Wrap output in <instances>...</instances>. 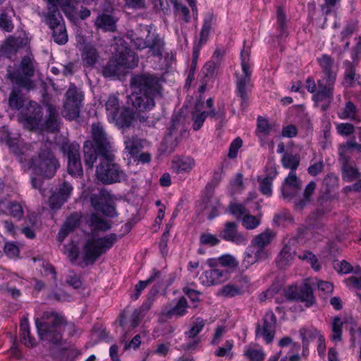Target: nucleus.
Wrapping results in <instances>:
<instances>
[{"label":"nucleus","mask_w":361,"mask_h":361,"mask_svg":"<svg viewBox=\"0 0 361 361\" xmlns=\"http://www.w3.org/2000/svg\"><path fill=\"white\" fill-rule=\"evenodd\" d=\"M46 114L44 117L42 107L35 102H30L25 111L20 114L19 121L25 128L30 130H39L55 133L60 128L59 108L49 102H44Z\"/></svg>","instance_id":"nucleus-1"},{"label":"nucleus","mask_w":361,"mask_h":361,"mask_svg":"<svg viewBox=\"0 0 361 361\" xmlns=\"http://www.w3.org/2000/svg\"><path fill=\"white\" fill-rule=\"evenodd\" d=\"M35 325L41 339L57 344L62 339L61 330L66 324L63 316L52 312L46 311L40 319L35 318Z\"/></svg>","instance_id":"nucleus-2"},{"label":"nucleus","mask_w":361,"mask_h":361,"mask_svg":"<svg viewBox=\"0 0 361 361\" xmlns=\"http://www.w3.org/2000/svg\"><path fill=\"white\" fill-rule=\"evenodd\" d=\"M36 66L37 63L32 55L25 56L16 70H7L6 77L19 87L33 90L35 85L31 78L35 75Z\"/></svg>","instance_id":"nucleus-3"},{"label":"nucleus","mask_w":361,"mask_h":361,"mask_svg":"<svg viewBox=\"0 0 361 361\" xmlns=\"http://www.w3.org/2000/svg\"><path fill=\"white\" fill-rule=\"evenodd\" d=\"M59 162L54 153L46 146L41 147L38 154L31 159V168L35 174L44 178L54 176Z\"/></svg>","instance_id":"nucleus-4"},{"label":"nucleus","mask_w":361,"mask_h":361,"mask_svg":"<svg viewBox=\"0 0 361 361\" xmlns=\"http://www.w3.org/2000/svg\"><path fill=\"white\" fill-rule=\"evenodd\" d=\"M114 154L100 157V162L96 168L97 179L104 185L119 183L125 179V173L115 163Z\"/></svg>","instance_id":"nucleus-5"},{"label":"nucleus","mask_w":361,"mask_h":361,"mask_svg":"<svg viewBox=\"0 0 361 361\" xmlns=\"http://www.w3.org/2000/svg\"><path fill=\"white\" fill-rule=\"evenodd\" d=\"M118 235L108 234L103 238H92L87 241L83 248V259L88 264H94L101 255L109 250L117 241Z\"/></svg>","instance_id":"nucleus-6"},{"label":"nucleus","mask_w":361,"mask_h":361,"mask_svg":"<svg viewBox=\"0 0 361 361\" xmlns=\"http://www.w3.org/2000/svg\"><path fill=\"white\" fill-rule=\"evenodd\" d=\"M241 73H235L236 94L241 99V106L244 108L247 103V88L251 85L252 70L249 64L250 51L243 49L240 53Z\"/></svg>","instance_id":"nucleus-7"},{"label":"nucleus","mask_w":361,"mask_h":361,"mask_svg":"<svg viewBox=\"0 0 361 361\" xmlns=\"http://www.w3.org/2000/svg\"><path fill=\"white\" fill-rule=\"evenodd\" d=\"M133 91L142 94L161 96L160 78L155 74L141 73L131 77L130 81Z\"/></svg>","instance_id":"nucleus-8"},{"label":"nucleus","mask_w":361,"mask_h":361,"mask_svg":"<svg viewBox=\"0 0 361 361\" xmlns=\"http://www.w3.org/2000/svg\"><path fill=\"white\" fill-rule=\"evenodd\" d=\"M83 97L82 92L75 85L71 84L69 86L63 102V110L67 118L73 120L79 116Z\"/></svg>","instance_id":"nucleus-9"},{"label":"nucleus","mask_w":361,"mask_h":361,"mask_svg":"<svg viewBox=\"0 0 361 361\" xmlns=\"http://www.w3.org/2000/svg\"><path fill=\"white\" fill-rule=\"evenodd\" d=\"M91 137L92 140H87L86 142H90L91 146L98 150L100 157L114 154L112 144L109 137L99 123L92 125Z\"/></svg>","instance_id":"nucleus-10"},{"label":"nucleus","mask_w":361,"mask_h":361,"mask_svg":"<svg viewBox=\"0 0 361 361\" xmlns=\"http://www.w3.org/2000/svg\"><path fill=\"white\" fill-rule=\"evenodd\" d=\"M90 200L96 211L109 217L116 215L113 197L107 190H102L98 194H93Z\"/></svg>","instance_id":"nucleus-11"},{"label":"nucleus","mask_w":361,"mask_h":361,"mask_svg":"<svg viewBox=\"0 0 361 361\" xmlns=\"http://www.w3.org/2000/svg\"><path fill=\"white\" fill-rule=\"evenodd\" d=\"M284 295L288 300L305 302L307 307L312 305L315 302L312 290L307 283L301 286H289L284 290Z\"/></svg>","instance_id":"nucleus-12"},{"label":"nucleus","mask_w":361,"mask_h":361,"mask_svg":"<svg viewBox=\"0 0 361 361\" xmlns=\"http://www.w3.org/2000/svg\"><path fill=\"white\" fill-rule=\"evenodd\" d=\"M276 317L271 311L267 312L262 323L256 327V337H262L267 343L273 341L276 333Z\"/></svg>","instance_id":"nucleus-13"},{"label":"nucleus","mask_w":361,"mask_h":361,"mask_svg":"<svg viewBox=\"0 0 361 361\" xmlns=\"http://www.w3.org/2000/svg\"><path fill=\"white\" fill-rule=\"evenodd\" d=\"M73 188L71 183L64 180L59 183L56 191L49 198V206L51 209L57 210L70 198Z\"/></svg>","instance_id":"nucleus-14"},{"label":"nucleus","mask_w":361,"mask_h":361,"mask_svg":"<svg viewBox=\"0 0 361 361\" xmlns=\"http://www.w3.org/2000/svg\"><path fill=\"white\" fill-rule=\"evenodd\" d=\"M157 97L159 96L133 91L131 94L128 97L127 102L139 111H146L154 106V99Z\"/></svg>","instance_id":"nucleus-15"},{"label":"nucleus","mask_w":361,"mask_h":361,"mask_svg":"<svg viewBox=\"0 0 361 361\" xmlns=\"http://www.w3.org/2000/svg\"><path fill=\"white\" fill-rule=\"evenodd\" d=\"M219 236L226 241H231L237 245H245L247 242L244 235L238 231V224L234 221H227L219 233Z\"/></svg>","instance_id":"nucleus-16"},{"label":"nucleus","mask_w":361,"mask_h":361,"mask_svg":"<svg viewBox=\"0 0 361 361\" xmlns=\"http://www.w3.org/2000/svg\"><path fill=\"white\" fill-rule=\"evenodd\" d=\"M229 278L227 271L219 269H213L204 271L200 276V283L205 286L221 284Z\"/></svg>","instance_id":"nucleus-17"},{"label":"nucleus","mask_w":361,"mask_h":361,"mask_svg":"<svg viewBox=\"0 0 361 361\" xmlns=\"http://www.w3.org/2000/svg\"><path fill=\"white\" fill-rule=\"evenodd\" d=\"M116 58L125 71L126 68H133L138 64L139 59L130 48L121 44L116 49Z\"/></svg>","instance_id":"nucleus-18"},{"label":"nucleus","mask_w":361,"mask_h":361,"mask_svg":"<svg viewBox=\"0 0 361 361\" xmlns=\"http://www.w3.org/2000/svg\"><path fill=\"white\" fill-rule=\"evenodd\" d=\"M301 187V180L298 178L296 173L290 171L281 187L282 196L285 199H291L298 194Z\"/></svg>","instance_id":"nucleus-19"},{"label":"nucleus","mask_w":361,"mask_h":361,"mask_svg":"<svg viewBox=\"0 0 361 361\" xmlns=\"http://www.w3.org/2000/svg\"><path fill=\"white\" fill-rule=\"evenodd\" d=\"M335 81L336 78H334L332 76L331 78H323L322 80H318V91L314 95V100L322 101L326 98H331L333 97Z\"/></svg>","instance_id":"nucleus-20"},{"label":"nucleus","mask_w":361,"mask_h":361,"mask_svg":"<svg viewBox=\"0 0 361 361\" xmlns=\"http://www.w3.org/2000/svg\"><path fill=\"white\" fill-rule=\"evenodd\" d=\"M143 30L147 33L148 44L147 48L149 49L148 53L152 56L161 57L164 50V42L163 39L157 35L153 34L150 36V30L147 25L144 26Z\"/></svg>","instance_id":"nucleus-21"},{"label":"nucleus","mask_w":361,"mask_h":361,"mask_svg":"<svg viewBox=\"0 0 361 361\" xmlns=\"http://www.w3.org/2000/svg\"><path fill=\"white\" fill-rule=\"evenodd\" d=\"M278 171L274 164H269L266 169V176L264 178L260 179L258 178L259 182V190L263 195L270 196L272 193L271 185L272 182Z\"/></svg>","instance_id":"nucleus-22"},{"label":"nucleus","mask_w":361,"mask_h":361,"mask_svg":"<svg viewBox=\"0 0 361 361\" xmlns=\"http://www.w3.org/2000/svg\"><path fill=\"white\" fill-rule=\"evenodd\" d=\"M0 212L9 214L18 220H20L24 214L23 207L20 203L8 201L6 199H0Z\"/></svg>","instance_id":"nucleus-23"},{"label":"nucleus","mask_w":361,"mask_h":361,"mask_svg":"<svg viewBox=\"0 0 361 361\" xmlns=\"http://www.w3.org/2000/svg\"><path fill=\"white\" fill-rule=\"evenodd\" d=\"M23 47V39L21 37H8L2 44L0 52L8 58L15 55L18 49Z\"/></svg>","instance_id":"nucleus-24"},{"label":"nucleus","mask_w":361,"mask_h":361,"mask_svg":"<svg viewBox=\"0 0 361 361\" xmlns=\"http://www.w3.org/2000/svg\"><path fill=\"white\" fill-rule=\"evenodd\" d=\"M350 159L345 155H339V161L342 164V177L347 182H351L360 176L358 170L350 164Z\"/></svg>","instance_id":"nucleus-25"},{"label":"nucleus","mask_w":361,"mask_h":361,"mask_svg":"<svg viewBox=\"0 0 361 361\" xmlns=\"http://www.w3.org/2000/svg\"><path fill=\"white\" fill-rule=\"evenodd\" d=\"M188 307V304L187 300L184 297H181L173 307H166L163 315L167 319L180 317L187 313Z\"/></svg>","instance_id":"nucleus-26"},{"label":"nucleus","mask_w":361,"mask_h":361,"mask_svg":"<svg viewBox=\"0 0 361 361\" xmlns=\"http://www.w3.org/2000/svg\"><path fill=\"white\" fill-rule=\"evenodd\" d=\"M295 255V249L291 246L290 242L285 244L279 253L276 264L279 268L285 269L290 264Z\"/></svg>","instance_id":"nucleus-27"},{"label":"nucleus","mask_w":361,"mask_h":361,"mask_svg":"<svg viewBox=\"0 0 361 361\" xmlns=\"http://www.w3.org/2000/svg\"><path fill=\"white\" fill-rule=\"evenodd\" d=\"M204 106V102L200 97L196 100L195 105V111L192 112V119L193 121L192 128L195 130H198L202 126L206 118L208 116V112L203 111L200 112Z\"/></svg>","instance_id":"nucleus-28"},{"label":"nucleus","mask_w":361,"mask_h":361,"mask_svg":"<svg viewBox=\"0 0 361 361\" xmlns=\"http://www.w3.org/2000/svg\"><path fill=\"white\" fill-rule=\"evenodd\" d=\"M145 140L137 135L126 136L124 140L125 149L132 157H135L142 149Z\"/></svg>","instance_id":"nucleus-29"},{"label":"nucleus","mask_w":361,"mask_h":361,"mask_svg":"<svg viewBox=\"0 0 361 361\" xmlns=\"http://www.w3.org/2000/svg\"><path fill=\"white\" fill-rule=\"evenodd\" d=\"M135 118V114L132 109L126 107L122 110L118 116H115V119H112L111 122L120 128H128L131 126Z\"/></svg>","instance_id":"nucleus-30"},{"label":"nucleus","mask_w":361,"mask_h":361,"mask_svg":"<svg viewBox=\"0 0 361 361\" xmlns=\"http://www.w3.org/2000/svg\"><path fill=\"white\" fill-rule=\"evenodd\" d=\"M81 58L85 67L92 68L98 61L99 55L95 47L87 45L83 49Z\"/></svg>","instance_id":"nucleus-31"},{"label":"nucleus","mask_w":361,"mask_h":361,"mask_svg":"<svg viewBox=\"0 0 361 361\" xmlns=\"http://www.w3.org/2000/svg\"><path fill=\"white\" fill-rule=\"evenodd\" d=\"M20 336L22 343L27 347H33L36 345L35 339L30 336L28 319L24 317L20 324Z\"/></svg>","instance_id":"nucleus-32"},{"label":"nucleus","mask_w":361,"mask_h":361,"mask_svg":"<svg viewBox=\"0 0 361 361\" xmlns=\"http://www.w3.org/2000/svg\"><path fill=\"white\" fill-rule=\"evenodd\" d=\"M84 163L88 169H92L94 163L97 161L99 152L98 150L91 146L90 142H85L83 146Z\"/></svg>","instance_id":"nucleus-33"},{"label":"nucleus","mask_w":361,"mask_h":361,"mask_svg":"<svg viewBox=\"0 0 361 361\" xmlns=\"http://www.w3.org/2000/svg\"><path fill=\"white\" fill-rule=\"evenodd\" d=\"M123 72L124 70L116 56L109 60L102 69V74L106 78L118 76L123 74Z\"/></svg>","instance_id":"nucleus-34"},{"label":"nucleus","mask_w":361,"mask_h":361,"mask_svg":"<svg viewBox=\"0 0 361 361\" xmlns=\"http://www.w3.org/2000/svg\"><path fill=\"white\" fill-rule=\"evenodd\" d=\"M215 20V16L213 13H208L204 17L203 25L200 34V39L198 42V45L202 46L205 44L208 40L210 31L212 29V25Z\"/></svg>","instance_id":"nucleus-35"},{"label":"nucleus","mask_w":361,"mask_h":361,"mask_svg":"<svg viewBox=\"0 0 361 361\" xmlns=\"http://www.w3.org/2000/svg\"><path fill=\"white\" fill-rule=\"evenodd\" d=\"M275 235L276 234L272 230L267 228L253 238L252 245L256 247H265L270 244Z\"/></svg>","instance_id":"nucleus-36"},{"label":"nucleus","mask_w":361,"mask_h":361,"mask_svg":"<svg viewBox=\"0 0 361 361\" xmlns=\"http://www.w3.org/2000/svg\"><path fill=\"white\" fill-rule=\"evenodd\" d=\"M95 25L104 31L114 32L116 30V20L109 14L99 16L95 20Z\"/></svg>","instance_id":"nucleus-37"},{"label":"nucleus","mask_w":361,"mask_h":361,"mask_svg":"<svg viewBox=\"0 0 361 361\" xmlns=\"http://www.w3.org/2000/svg\"><path fill=\"white\" fill-rule=\"evenodd\" d=\"M61 150L68 160L80 157V145L76 142H64L61 146Z\"/></svg>","instance_id":"nucleus-38"},{"label":"nucleus","mask_w":361,"mask_h":361,"mask_svg":"<svg viewBox=\"0 0 361 361\" xmlns=\"http://www.w3.org/2000/svg\"><path fill=\"white\" fill-rule=\"evenodd\" d=\"M25 102L21 91L16 88L13 89L8 99L9 107L13 110H20L24 106Z\"/></svg>","instance_id":"nucleus-39"},{"label":"nucleus","mask_w":361,"mask_h":361,"mask_svg":"<svg viewBox=\"0 0 361 361\" xmlns=\"http://www.w3.org/2000/svg\"><path fill=\"white\" fill-rule=\"evenodd\" d=\"M184 118L181 115H176L171 119V125L168 129L166 135L171 136H178L180 138L183 131Z\"/></svg>","instance_id":"nucleus-40"},{"label":"nucleus","mask_w":361,"mask_h":361,"mask_svg":"<svg viewBox=\"0 0 361 361\" xmlns=\"http://www.w3.org/2000/svg\"><path fill=\"white\" fill-rule=\"evenodd\" d=\"M300 161V157L299 154H293L290 153L286 152L283 154L281 163L284 168L290 169V171L295 173Z\"/></svg>","instance_id":"nucleus-41"},{"label":"nucleus","mask_w":361,"mask_h":361,"mask_svg":"<svg viewBox=\"0 0 361 361\" xmlns=\"http://www.w3.org/2000/svg\"><path fill=\"white\" fill-rule=\"evenodd\" d=\"M318 62L322 68V72L324 75V78H331L332 76L334 78H336V74L332 71L334 61L331 56L327 54H324L318 59Z\"/></svg>","instance_id":"nucleus-42"},{"label":"nucleus","mask_w":361,"mask_h":361,"mask_svg":"<svg viewBox=\"0 0 361 361\" xmlns=\"http://www.w3.org/2000/svg\"><path fill=\"white\" fill-rule=\"evenodd\" d=\"M300 334L302 340L303 350L307 349L310 342L319 339V336H322L320 333L314 329H301Z\"/></svg>","instance_id":"nucleus-43"},{"label":"nucleus","mask_w":361,"mask_h":361,"mask_svg":"<svg viewBox=\"0 0 361 361\" xmlns=\"http://www.w3.org/2000/svg\"><path fill=\"white\" fill-rule=\"evenodd\" d=\"M195 164V161L191 157L179 159L173 162V169L177 173H188Z\"/></svg>","instance_id":"nucleus-44"},{"label":"nucleus","mask_w":361,"mask_h":361,"mask_svg":"<svg viewBox=\"0 0 361 361\" xmlns=\"http://www.w3.org/2000/svg\"><path fill=\"white\" fill-rule=\"evenodd\" d=\"M106 110L107 113L108 119L111 121L115 119V116L118 115L120 109V104L118 97L116 96H110L106 102Z\"/></svg>","instance_id":"nucleus-45"},{"label":"nucleus","mask_w":361,"mask_h":361,"mask_svg":"<svg viewBox=\"0 0 361 361\" xmlns=\"http://www.w3.org/2000/svg\"><path fill=\"white\" fill-rule=\"evenodd\" d=\"M180 140L178 136L166 135L161 144V150L165 154L172 153L179 144Z\"/></svg>","instance_id":"nucleus-46"},{"label":"nucleus","mask_w":361,"mask_h":361,"mask_svg":"<svg viewBox=\"0 0 361 361\" xmlns=\"http://www.w3.org/2000/svg\"><path fill=\"white\" fill-rule=\"evenodd\" d=\"M276 18H277V24H278L277 29L279 31L278 37L279 39H282L287 36V31H286V15L281 6H279L277 8Z\"/></svg>","instance_id":"nucleus-47"},{"label":"nucleus","mask_w":361,"mask_h":361,"mask_svg":"<svg viewBox=\"0 0 361 361\" xmlns=\"http://www.w3.org/2000/svg\"><path fill=\"white\" fill-rule=\"evenodd\" d=\"M345 73L343 84L345 86L351 87L355 84V68L350 61L344 62Z\"/></svg>","instance_id":"nucleus-48"},{"label":"nucleus","mask_w":361,"mask_h":361,"mask_svg":"<svg viewBox=\"0 0 361 361\" xmlns=\"http://www.w3.org/2000/svg\"><path fill=\"white\" fill-rule=\"evenodd\" d=\"M67 171L73 177L82 176L83 171L80 157L68 160Z\"/></svg>","instance_id":"nucleus-49"},{"label":"nucleus","mask_w":361,"mask_h":361,"mask_svg":"<svg viewBox=\"0 0 361 361\" xmlns=\"http://www.w3.org/2000/svg\"><path fill=\"white\" fill-rule=\"evenodd\" d=\"M90 226L94 230L106 231L111 228L109 222L101 218L97 214H92L90 219Z\"/></svg>","instance_id":"nucleus-50"},{"label":"nucleus","mask_w":361,"mask_h":361,"mask_svg":"<svg viewBox=\"0 0 361 361\" xmlns=\"http://www.w3.org/2000/svg\"><path fill=\"white\" fill-rule=\"evenodd\" d=\"M343 322L338 317H335L333 319L331 324L332 335L331 338L334 342H339L342 338V326Z\"/></svg>","instance_id":"nucleus-51"},{"label":"nucleus","mask_w":361,"mask_h":361,"mask_svg":"<svg viewBox=\"0 0 361 361\" xmlns=\"http://www.w3.org/2000/svg\"><path fill=\"white\" fill-rule=\"evenodd\" d=\"M355 149L358 152L361 153V144L357 143L354 140L348 141L338 148V155H345L351 158L352 151Z\"/></svg>","instance_id":"nucleus-52"},{"label":"nucleus","mask_w":361,"mask_h":361,"mask_svg":"<svg viewBox=\"0 0 361 361\" xmlns=\"http://www.w3.org/2000/svg\"><path fill=\"white\" fill-rule=\"evenodd\" d=\"M229 212L237 219L242 220V218L245 215H247L250 212L246 207L239 203L231 202L228 205Z\"/></svg>","instance_id":"nucleus-53"},{"label":"nucleus","mask_w":361,"mask_h":361,"mask_svg":"<svg viewBox=\"0 0 361 361\" xmlns=\"http://www.w3.org/2000/svg\"><path fill=\"white\" fill-rule=\"evenodd\" d=\"M316 189V183L314 181L310 182L305 187L303 192L304 198L296 202L297 207L300 209L303 208L307 202L310 201V196L314 193Z\"/></svg>","instance_id":"nucleus-54"},{"label":"nucleus","mask_w":361,"mask_h":361,"mask_svg":"<svg viewBox=\"0 0 361 361\" xmlns=\"http://www.w3.org/2000/svg\"><path fill=\"white\" fill-rule=\"evenodd\" d=\"M54 41L59 44H64L68 41V35L65 25H58L52 30Z\"/></svg>","instance_id":"nucleus-55"},{"label":"nucleus","mask_w":361,"mask_h":361,"mask_svg":"<svg viewBox=\"0 0 361 361\" xmlns=\"http://www.w3.org/2000/svg\"><path fill=\"white\" fill-rule=\"evenodd\" d=\"M242 224L247 230L257 228L261 223L260 216H253L250 213L242 218Z\"/></svg>","instance_id":"nucleus-56"},{"label":"nucleus","mask_w":361,"mask_h":361,"mask_svg":"<svg viewBox=\"0 0 361 361\" xmlns=\"http://www.w3.org/2000/svg\"><path fill=\"white\" fill-rule=\"evenodd\" d=\"M49 13L47 16V22L49 25V27L53 30L58 25H64L61 21L62 18L59 13L56 16V11H54L51 7H48Z\"/></svg>","instance_id":"nucleus-57"},{"label":"nucleus","mask_w":361,"mask_h":361,"mask_svg":"<svg viewBox=\"0 0 361 361\" xmlns=\"http://www.w3.org/2000/svg\"><path fill=\"white\" fill-rule=\"evenodd\" d=\"M157 279H161V272L157 270H154L153 274L145 281H140L137 284H136L135 287V290L137 292H141L148 285Z\"/></svg>","instance_id":"nucleus-58"},{"label":"nucleus","mask_w":361,"mask_h":361,"mask_svg":"<svg viewBox=\"0 0 361 361\" xmlns=\"http://www.w3.org/2000/svg\"><path fill=\"white\" fill-rule=\"evenodd\" d=\"M208 112V116H210L212 118H214L216 121H219L220 123H222L225 120L226 112H225V106L224 103H219L217 109H214V108L210 109Z\"/></svg>","instance_id":"nucleus-59"},{"label":"nucleus","mask_w":361,"mask_h":361,"mask_svg":"<svg viewBox=\"0 0 361 361\" xmlns=\"http://www.w3.org/2000/svg\"><path fill=\"white\" fill-rule=\"evenodd\" d=\"M48 7H51L54 11H56V6L59 5L64 13L70 12L71 10V0H46Z\"/></svg>","instance_id":"nucleus-60"},{"label":"nucleus","mask_w":361,"mask_h":361,"mask_svg":"<svg viewBox=\"0 0 361 361\" xmlns=\"http://www.w3.org/2000/svg\"><path fill=\"white\" fill-rule=\"evenodd\" d=\"M205 325L204 319L198 317L194 322L190 330L185 332V335L189 338H195L203 329Z\"/></svg>","instance_id":"nucleus-61"},{"label":"nucleus","mask_w":361,"mask_h":361,"mask_svg":"<svg viewBox=\"0 0 361 361\" xmlns=\"http://www.w3.org/2000/svg\"><path fill=\"white\" fill-rule=\"evenodd\" d=\"M298 257L302 260H306L310 262L314 270H320L321 266L318 262V259L312 252L310 251H305L302 255H300Z\"/></svg>","instance_id":"nucleus-62"},{"label":"nucleus","mask_w":361,"mask_h":361,"mask_svg":"<svg viewBox=\"0 0 361 361\" xmlns=\"http://www.w3.org/2000/svg\"><path fill=\"white\" fill-rule=\"evenodd\" d=\"M241 293V288L232 284L224 286L221 289V294L226 298H233Z\"/></svg>","instance_id":"nucleus-63"},{"label":"nucleus","mask_w":361,"mask_h":361,"mask_svg":"<svg viewBox=\"0 0 361 361\" xmlns=\"http://www.w3.org/2000/svg\"><path fill=\"white\" fill-rule=\"evenodd\" d=\"M245 355L250 361H263L264 359V353L262 350H257L249 348L245 351Z\"/></svg>","instance_id":"nucleus-64"}]
</instances>
